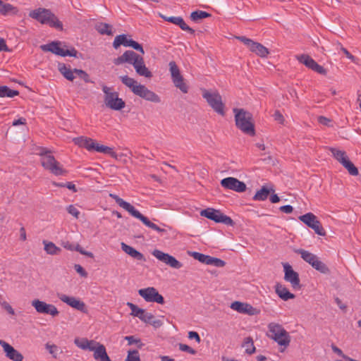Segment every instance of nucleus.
<instances>
[{
	"mask_svg": "<svg viewBox=\"0 0 361 361\" xmlns=\"http://www.w3.org/2000/svg\"><path fill=\"white\" fill-rule=\"evenodd\" d=\"M67 211L70 214L73 215L75 218L78 219L79 217L80 212L75 206L69 205L67 207Z\"/></svg>",
	"mask_w": 361,
	"mask_h": 361,
	"instance_id": "obj_55",
	"label": "nucleus"
},
{
	"mask_svg": "<svg viewBox=\"0 0 361 361\" xmlns=\"http://www.w3.org/2000/svg\"><path fill=\"white\" fill-rule=\"evenodd\" d=\"M161 17L168 22H170L173 24H175L176 25H178L183 30L187 31L190 32V34H194L195 30L190 27L187 24L185 23L184 20L181 17H165L161 16Z\"/></svg>",
	"mask_w": 361,
	"mask_h": 361,
	"instance_id": "obj_24",
	"label": "nucleus"
},
{
	"mask_svg": "<svg viewBox=\"0 0 361 361\" xmlns=\"http://www.w3.org/2000/svg\"><path fill=\"white\" fill-rule=\"evenodd\" d=\"M1 306L8 314H10L11 315H14L15 314L14 310L13 309V307H11V305L8 302H4L1 303Z\"/></svg>",
	"mask_w": 361,
	"mask_h": 361,
	"instance_id": "obj_57",
	"label": "nucleus"
},
{
	"mask_svg": "<svg viewBox=\"0 0 361 361\" xmlns=\"http://www.w3.org/2000/svg\"><path fill=\"white\" fill-rule=\"evenodd\" d=\"M62 246L68 250L73 251L75 250L80 252L81 255H85L90 258L94 257V255L92 252L85 250L79 244L73 245L69 241H63L61 243Z\"/></svg>",
	"mask_w": 361,
	"mask_h": 361,
	"instance_id": "obj_26",
	"label": "nucleus"
},
{
	"mask_svg": "<svg viewBox=\"0 0 361 361\" xmlns=\"http://www.w3.org/2000/svg\"><path fill=\"white\" fill-rule=\"evenodd\" d=\"M318 122L324 126H329L331 120L324 116H320L318 117Z\"/></svg>",
	"mask_w": 361,
	"mask_h": 361,
	"instance_id": "obj_64",
	"label": "nucleus"
},
{
	"mask_svg": "<svg viewBox=\"0 0 361 361\" xmlns=\"http://www.w3.org/2000/svg\"><path fill=\"white\" fill-rule=\"evenodd\" d=\"M121 248L122 250L128 255H129L130 257L134 258L135 259H137L138 261H142L145 262L146 259L143 254L140 252L139 251L136 250L133 247L128 245L127 244L124 243H121Z\"/></svg>",
	"mask_w": 361,
	"mask_h": 361,
	"instance_id": "obj_25",
	"label": "nucleus"
},
{
	"mask_svg": "<svg viewBox=\"0 0 361 361\" xmlns=\"http://www.w3.org/2000/svg\"><path fill=\"white\" fill-rule=\"evenodd\" d=\"M242 346L245 348V353L248 355H252L255 353L256 348L254 345L253 339L250 337H246L243 343Z\"/></svg>",
	"mask_w": 361,
	"mask_h": 361,
	"instance_id": "obj_35",
	"label": "nucleus"
},
{
	"mask_svg": "<svg viewBox=\"0 0 361 361\" xmlns=\"http://www.w3.org/2000/svg\"><path fill=\"white\" fill-rule=\"evenodd\" d=\"M152 254L157 259L165 263L166 264L170 266L172 268L180 269L183 267L182 263L178 261L174 257L167 253H164L159 250H154L152 252Z\"/></svg>",
	"mask_w": 361,
	"mask_h": 361,
	"instance_id": "obj_18",
	"label": "nucleus"
},
{
	"mask_svg": "<svg viewBox=\"0 0 361 361\" xmlns=\"http://www.w3.org/2000/svg\"><path fill=\"white\" fill-rule=\"evenodd\" d=\"M129 47L133 48L134 49L140 51L142 54H145V51L142 47L141 44H140L138 42L133 40L132 39H130L129 41Z\"/></svg>",
	"mask_w": 361,
	"mask_h": 361,
	"instance_id": "obj_52",
	"label": "nucleus"
},
{
	"mask_svg": "<svg viewBox=\"0 0 361 361\" xmlns=\"http://www.w3.org/2000/svg\"><path fill=\"white\" fill-rule=\"evenodd\" d=\"M202 97L214 111L221 116L225 115L224 104L221 96L217 91L211 92L204 89L202 90Z\"/></svg>",
	"mask_w": 361,
	"mask_h": 361,
	"instance_id": "obj_8",
	"label": "nucleus"
},
{
	"mask_svg": "<svg viewBox=\"0 0 361 361\" xmlns=\"http://www.w3.org/2000/svg\"><path fill=\"white\" fill-rule=\"evenodd\" d=\"M109 197L114 199L116 202L123 209L128 212L133 216L140 220L146 226L158 231L159 233H166V230L159 227L155 224L151 222L147 217L142 214L139 211L131 205L130 203L124 201L122 198L119 197L117 195L110 193Z\"/></svg>",
	"mask_w": 361,
	"mask_h": 361,
	"instance_id": "obj_3",
	"label": "nucleus"
},
{
	"mask_svg": "<svg viewBox=\"0 0 361 361\" xmlns=\"http://www.w3.org/2000/svg\"><path fill=\"white\" fill-rule=\"evenodd\" d=\"M96 29L102 35H112L111 26L107 23H99L96 25Z\"/></svg>",
	"mask_w": 361,
	"mask_h": 361,
	"instance_id": "obj_43",
	"label": "nucleus"
},
{
	"mask_svg": "<svg viewBox=\"0 0 361 361\" xmlns=\"http://www.w3.org/2000/svg\"><path fill=\"white\" fill-rule=\"evenodd\" d=\"M61 44V42H52L47 44L41 45L40 48L44 51H50L61 56H69L76 57L78 51L75 48L65 50L60 47Z\"/></svg>",
	"mask_w": 361,
	"mask_h": 361,
	"instance_id": "obj_10",
	"label": "nucleus"
},
{
	"mask_svg": "<svg viewBox=\"0 0 361 361\" xmlns=\"http://www.w3.org/2000/svg\"><path fill=\"white\" fill-rule=\"evenodd\" d=\"M138 294L148 302H157L163 305L164 303V297L159 293L158 290L154 287L142 288L138 290Z\"/></svg>",
	"mask_w": 361,
	"mask_h": 361,
	"instance_id": "obj_14",
	"label": "nucleus"
},
{
	"mask_svg": "<svg viewBox=\"0 0 361 361\" xmlns=\"http://www.w3.org/2000/svg\"><path fill=\"white\" fill-rule=\"evenodd\" d=\"M74 343L78 348L82 350H87V348L88 346L86 345L89 344V340H87V338H82L81 340L76 338L75 339Z\"/></svg>",
	"mask_w": 361,
	"mask_h": 361,
	"instance_id": "obj_51",
	"label": "nucleus"
},
{
	"mask_svg": "<svg viewBox=\"0 0 361 361\" xmlns=\"http://www.w3.org/2000/svg\"><path fill=\"white\" fill-rule=\"evenodd\" d=\"M169 66L171 79L175 87L178 88L182 92L187 93L188 91V87L184 82V78L180 74L179 68L176 65V62L173 61H170Z\"/></svg>",
	"mask_w": 361,
	"mask_h": 361,
	"instance_id": "obj_11",
	"label": "nucleus"
},
{
	"mask_svg": "<svg viewBox=\"0 0 361 361\" xmlns=\"http://www.w3.org/2000/svg\"><path fill=\"white\" fill-rule=\"evenodd\" d=\"M29 16L41 24L49 25L51 27L58 30H63V24L49 9L44 8H38L30 12Z\"/></svg>",
	"mask_w": 361,
	"mask_h": 361,
	"instance_id": "obj_4",
	"label": "nucleus"
},
{
	"mask_svg": "<svg viewBox=\"0 0 361 361\" xmlns=\"http://www.w3.org/2000/svg\"><path fill=\"white\" fill-rule=\"evenodd\" d=\"M73 141L75 144L78 145V146L84 147L88 151H92L94 140L92 138L81 136L75 138Z\"/></svg>",
	"mask_w": 361,
	"mask_h": 361,
	"instance_id": "obj_30",
	"label": "nucleus"
},
{
	"mask_svg": "<svg viewBox=\"0 0 361 361\" xmlns=\"http://www.w3.org/2000/svg\"><path fill=\"white\" fill-rule=\"evenodd\" d=\"M312 267L322 274H328L330 273L329 267L323 262L320 261L319 257Z\"/></svg>",
	"mask_w": 361,
	"mask_h": 361,
	"instance_id": "obj_40",
	"label": "nucleus"
},
{
	"mask_svg": "<svg viewBox=\"0 0 361 361\" xmlns=\"http://www.w3.org/2000/svg\"><path fill=\"white\" fill-rule=\"evenodd\" d=\"M330 151L334 157L341 164L348 158L344 151L339 150L336 148H330Z\"/></svg>",
	"mask_w": 361,
	"mask_h": 361,
	"instance_id": "obj_39",
	"label": "nucleus"
},
{
	"mask_svg": "<svg viewBox=\"0 0 361 361\" xmlns=\"http://www.w3.org/2000/svg\"><path fill=\"white\" fill-rule=\"evenodd\" d=\"M59 71L65 78L70 81H73L75 78L74 75V69L72 71L63 63L59 64Z\"/></svg>",
	"mask_w": 361,
	"mask_h": 361,
	"instance_id": "obj_34",
	"label": "nucleus"
},
{
	"mask_svg": "<svg viewBox=\"0 0 361 361\" xmlns=\"http://www.w3.org/2000/svg\"><path fill=\"white\" fill-rule=\"evenodd\" d=\"M40 162L45 170L56 176L63 175L66 173V171L62 168L60 163L56 160L52 154L40 159Z\"/></svg>",
	"mask_w": 361,
	"mask_h": 361,
	"instance_id": "obj_13",
	"label": "nucleus"
},
{
	"mask_svg": "<svg viewBox=\"0 0 361 361\" xmlns=\"http://www.w3.org/2000/svg\"><path fill=\"white\" fill-rule=\"evenodd\" d=\"M236 38L239 39L240 42H242L244 44H245L248 49L251 46V44L253 42V40L247 38L246 37L244 36L236 37Z\"/></svg>",
	"mask_w": 361,
	"mask_h": 361,
	"instance_id": "obj_58",
	"label": "nucleus"
},
{
	"mask_svg": "<svg viewBox=\"0 0 361 361\" xmlns=\"http://www.w3.org/2000/svg\"><path fill=\"white\" fill-rule=\"evenodd\" d=\"M235 121L238 128L246 135H255V124L252 114L243 109H234Z\"/></svg>",
	"mask_w": 361,
	"mask_h": 361,
	"instance_id": "obj_5",
	"label": "nucleus"
},
{
	"mask_svg": "<svg viewBox=\"0 0 361 361\" xmlns=\"http://www.w3.org/2000/svg\"><path fill=\"white\" fill-rule=\"evenodd\" d=\"M46 348L48 350L49 353L53 356L54 358H57L58 354L61 353L62 352L59 350L58 346L54 344L50 345L47 344Z\"/></svg>",
	"mask_w": 361,
	"mask_h": 361,
	"instance_id": "obj_48",
	"label": "nucleus"
},
{
	"mask_svg": "<svg viewBox=\"0 0 361 361\" xmlns=\"http://www.w3.org/2000/svg\"><path fill=\"white\" fill-rule=\"evenodd\" d=\"M230 307L239 313L245 314L250 316L256 315L260 312L259 310L252 307L250 304L240 301L233 302L231 304Z\"/></svg>",
	"mask_w": 361,
	"mask_h": 361,
	"instance_id": "obj_21",
	"label": "nucleus"
},
{
	"mask_svg": "<svg viewBox=\"0 0 361 361\" xmlns=\"http://www.w3.org/2000/svg\"><path fill=\"white\" fill-rule=\"evenodd\" d=\"M18 13V8L11 4H5L3 2L0 13L6 16L8 14H17Z\"/></svg>",
	"mask_w": 361,
	"mask_h": 361,
	"instance_id": "obj_36",
	"label": "nucleus"
},
{
	"mask_svg": "<svg viewBox=\"0 0 361 361\" xmlns=\"http://www.w3.org/2000/svg\"><path fill=\"white\" fill-rule=\"evenodd\" d=\"M19 94L18 90H11L7 86H0V97H13Z\"/></svg>",
	"mask_w": 361,
	"mask_h": 361,
	"instance_id": "obj_38",
	"label": "nucleus"
},
{
	"mask_svg": "<svg viewBox=\"0 0 361 361\" xmlns=\"http://www.w3.org/2000/svg\"><path fill=\"white\" fill-rule=\"evenodd\" d=\"M124 339L128 341V345L135 344L139 348H142V347L144 345L140 338H137L133 336H126L124 337Z\"/></svg>",
	"mask_w": 361,
	"mask_h": 361,
	"instance_id": "obj_46",
	"label": "nucleus"
},
{
	"mask_svg": "<svg viewBox=\"0 0 361 361\" xmlns=\"http://www.w3.org/2000/svg\"><path fill=\"white\" fill-rule=\"evenodd\" d=\"M225 264L226 262L224 260L212 257L209 265H214L216 267H223Z\"/></svg>",
	"mask_w": 361,
	"mask_h": 361,
	"instance_id": "obj_53",
	"label": "nucleus"
},
{
	"mask_svg": "<svg viewBox=\"0 0 361 361\" xmlns=\"http://www.w3.org/2000/svg\"><path fill=\"white\" fill-rule=\"evenodd\" d=\"M221 185L225 189L231 190L238 192L246 190V185L244 182L233 177H228L221 180Z\"/></svg>",
	"mask_w": 361,
	"mask_h": 361,
	"instance_id": "obj_17",
	"label": "nucleus"
},
{
	"mask_svg": "<svg viewBox=\"0 0 361 361\" xmlns=\"http://www.w3.org/2000/svg\"><path fill=\"white\" fill-rule=\"evenodd\" d=\"M57 296L60 300L65 302L71 307L77 310H79L83 313L87 312V309L86 307L85 304L80 300L75 297L68 296L62 293H58Z\"/></svg>",
	"mask_w": 361,
	"mask_h": 361,
	"instance_id": "obj_20",
	"label": "nucleus"
},
{
	"mask_svg": "<svg viewBox=\"0 0 361 361\" xmlns=\"http://www.w3.org/2000/svg\"><path fill=\"white\" fill-rule=\"evenodd\" d=\"M44 250L48 255H55L60 254L61 249L57 247L54 243L43 240Z\"/></svg>",
	"mask_w": 361,
	"mask_h": 361,
	"instance_id": "obj_33",
	"label": "nucleus"
},
{
	"mask_svg": "<svg viewBox=\"0 0 361 361\" xmlns=\"http://www.w3.org/2000/svg\"><path fill=\"white\" fill-rule=\"evenodd\" d=\"M94 358L99 361H111L106 353L104 345L100 343H97V346L94 350Z\"/></svg>",
	"mask_w": 361,
	"mask_h": 361,
	"instance_id": "obj_28",
	"label": "nucleus"
},
{
	"mask_svg": "<svg viewBox=\"0 0 361 361\" xmlns=\"http://www.w3.org/2000/svg\"><path fill=\"white\" fill-rule=\"evenodd\" d=\"M211 14L203 11H195L191 13L190 18L192 20L197 22V20L203 18L210 17Z\"/></svg>",
	"mask_w": 361,
	"mask_h": 361,
	"instance_id": "obj_41",
	"label": "nucleus"
},
{
	"mask_svg": "<svg viewBox=\"0 0 361 361\" xmlns=\"http://www.w3.org/2000/svg\"><path fill=\"white\" fill-rule=\"evenodd\" d=\"M128 63L133 66L137 74L147 78L152 77V72L146 67L144 59L133 51H126L121 56L114 59V63L120 65Z\"/></svg>",
	"mask_w": 361,
	"mask_h": 361,
	"instance_id": "obj_1",
	"label": "nucleus"
},
{
	"mask_svg": "<svg viewBox=\"0 0 361 361\" xmlns=\"http://www.w3.org/2000/svg\"><path fill=\"white\" fill-rule=\"evenodd\" d=\"M126 361H141L139 352L137 350H129Z\"/></svg>",
	"mask_w": 361,
	"mask_h": 361,
	"instance_id": "obj_47",
	"label": "nucleus"
},
{
	"mask_svg": "<svg viewBox=\"0 0 361 361\" xmlns=\"http://www.w3.org/2000/svg\"><path fill=\"white\" fill-rule=\"evenodd\" d=\"M32 305L35 307L36 311L40 314H50L52 317H56L59 314L56 306L51 304H47L38 299L32 300Z\"/></svg>",
	"mask_w": 361,
	"mask_h": 361,
	"instance_id": "obj_16",
	"label": "nucleus"
},
{
	"mask_svg": "<svg viewBox=\"0 0 361 361\" xmlns=\"http://www.w3.org/2000/svg\"><path fill=\"white\" fill-rule=\"evenodd\" d=\"M74 269L77 273H78L81 276L86 278L87 276V272L83 269V267L80 264H75Z\"/></svg>",
	"mask_w": 361,
	"mask_h": 361,
	"instance_id": "obj_56",
	"label": "nucleus"
},
{
	"mask_svg": "<svg viewBox=\"0 0 361 361\" xmlns=\"http://www.w3.org/2000/svg\"><path fill=\"white\" fill-rule=\"evenodd\" d=\"M298 219L308 227L313 229L317 235L321 236L326 235V232L322 227V224L313 213H307L304 215L300 216Z\"/></svg>",
	"mask_w": 361,
	"mask_h": 361,
	"instance_id": "obj_12",
	"label": "nucleus"
},
{
	"mask_svg": "<svg viewBox=\"0 0 361 361\" xmlns=\"http://www.w3.org/2000/svg\"><path fill=\"white\" fill-rule=\"evenodd\" d=\"M200 215L204 216L216 223H222L227 226H233L235 223L233 219L224 214L220 210L214 208H207L200 212Z\"/></svg>",
	"mask_w": 361,
	"mask_h": 361,
	"instance_id": "obj_9",
	"label": "nucleus"
},
{
	"mask_svg": "<svg viewBox=\"0 0 361 361\" xmlns=\"http://www.w3.org/2000/svg\"><path fill=\"white\" fill-rule=\"evenodd\" d=\"M179 349L181 351L187 352L191 355H195L196 353V350L190 347L189 345L186 344L179 343L178 344Z\"/></svg>",
	"mask_w": 361,
	"mask_h": 361,
	"instance_id": "obj_54",
	"label": "nucleus"
},
{
	"mask_svg": "<svg viewBox=\"0 0 361 361\" xmlns=\"http://www.w3.org/2000/svg\"><path fill=\"white\" fill-rule=\"evenodd\" d=\"M279 209H280L281 212H282L283 213H286V214H290L293 211V208L290 205L281 206L279 208Z\"/></svg>",
	"mask_w": 361,
	"mask_h": 361,
	"instance_id": "obj_63",
	"label": "nucleus"
},
{
	"mask_svg": "<svg viewBox=\"0 0 361 361\" xmlns=\"http://www.w3.org/2000/svg\"><path fill=\"white\" fill-rule=\"evenodd\" d=\"M0 345L3 348V350L6 354V356L13 361H23V355L16 350L12 345L6 342L4 340H0Z\"/></svg>",
	"mask_w": 361,
	"mask_h": 361,
	"instance_id": "obj_22",
	"label": "nucleus"
},
{
	"mask_svg": "<svg viewBox=\"0 0 361 361\" xmlns=\"http://www.w3.org/2000/svg\"><path fill=\"white\" fill-rule=\"evenodd\" d=\"M74 73L79 78L82 79L85 82H92L90 79L89 75L85 71L80 69L74 68Z\"/></svg>",
	"mask_w": 361,
	"mask_h": 361,
	"instance_id": "obj_49",
	"label": "nucleus"
},
{
	"mask_svg": "<svg viewBox=\"0 0 361 361\" xmlns=\"http://www.w3.org/2000/svg\"><path fill=\"white\" fill-rule=\"evenodd\" d=\"M142 322L151 324L154 328H159L162 326L163 323L160 319H155V317L149 312H147L143 309V313L140 314L138 317Z\"/></svg>",
	"mask_w": 361,
	"mask_h": 361,
	"instance_id": "obj_23",
	"label": "nucleus"
},
{
	"mask_svg": "<svg viewBox=\"0 0 361 361\" xmlns=\"http://www.w3.org/2000/svg\"><path fill=\"white\" fill-rule=\"evenodd\" d=\"M37 154L40 157V159H42L45 156L51 154V152L46 148L42 147L39 149Z\"/></svg>",
	"mask_w": 361,
	"mask_h": 361,
	"instance_id": "obj_60",
	"label": "nucleus"
},
{
	"mask_svg": "<svg viewBox=\"0 0 361 361\" xmlns=\"http://www.w3.org/2000/svg\"><path fill=\"white\" fill-rule=\"evenodd\" d=\"M127 305L129 307V308L131 310L130 315H132L133 317H139L140 314L143 313V309L140 308L136 305H135L132 302H128Z\"/></svg>",
	"mask_w": 361,
	"mask_h": 361,
	"instance_id": "obj_45",
	"label": "nucleus"
},
{
	"mask_svg": "<svg viewBox=\"0 0 361 361\" xmlns=\"http://www.w3.org/2000/svg\"><path fill=\"white\" fill-rule=\"evenodd\" d=\"M275 291L279 297L285 301L295 298L293 293H290L288 288L281 283H276L275 286Z\"/></svg>",
	"mask_w": 361,
	"mask_h": 361,
	"instance_id": "obj_27",
	"label": "nucleus"
},
{
	"mask_svg": "<svg viewBox=\"0 0 361 361\" xmlns=\"http://www.w3.org/2000/svg\"><path fill=\"white\" fill-rule=\"evenodd\" d=\"M102 91L104 93V103L106 107L118 111L124 108L125 102L118 97L117 92H112V88L106 85L102 86Z\"/></svg>",
	"mask_w": 361,
	"mask_h": 361,
	"instance_id": "obj_7",
	"label": "nucleus"
},
{
	"mask_svg": "<svg viewBox=\"0 0 361 361\" xmlns=\"http://www.w3.org/2000/svg\"><path fill=\"white\" fill-rule=\"evenodd\" d=\"M99 150L100 152L109 154L112 158L118 159V154L113 150L111 147L102 145V148Z\"/></svg>",
	"mask_w": 361,
	"mask_h": 361,
	"instance_id": "obj_50",
	"label": "nucleus"
},
{
	"mask_svg": "<svg viewBox=\"0 0 361 361\" xmlns=\"http://www.w3.org/2000/svg\"><path fill=\"white\" fill-rule=\"evenodd\" d=\"M295 252L298 254H300L302 259L310 264L311 266L313 265L314 262L318 258L317 255L303 249H298L295 250Z\"/></svg>",
	"mask_w": 361,
	"mask_h": 361,
	"instance_id": "obj_31",
	"label": "nucleus"
},
{
	"mask_svg": "<svg viewBox=\"0 0 361 361\" xmlns=\"http://www.w3.org/2000/svg\"><path fill=\"white\" fill-rule=\"evenodd\" d=\"M119 78L135 95L151 102H161V98L158 94L149 90L145 85L139 84L135 79L128 75L120 76Z\"/></svg>",
	"mask_w": 361,
	"mask_h": 361,
	"instance_id": "obj_2",
	"label": "nucleus"
},
{
	"mask_svg": "<svg viewBox=\"0 0 361 361\" xmlns=\"http://www.w3.org/2000/svg\"><path fill=\"white\" fill-rule=\"evenodd\" d=\"M192 257H193L194 259L198 260L199 262L205 264H209L211 256L206 255L200 252H193L190 255Z\"/></svg>",
	"mask_w": 361,
	"mask_h": 361,
	"instance_id": "obj_44",
	"label": "nucleus"
},
{
	"mask_svg": "<svg viewBox=\"0 0 361 361\" xmlns=\"http://www.w3.org/2000/svg\"><path fill=\"white\" fill-rule=\"evenodd\" d=\"M274 191V190L272 188L269 189L266 186H262L259 190L257 191L253 197V200L257 201H264L267 199L269 193Z\"/></svg>",
	"mask_w": 361,
	"mask_h": 361,
	"instance_id": "obj_32",
	"label": "nucleus"
},
{
	"mask_svg": "<svg viewBox=\"0 0 361 361\" xmlns=\"http://www.w3.org/2000/svg\"><path fill=\"white\" fill-rule=\"evenodd\" d=\"M299 62L304 64L306 67L312 71L322 74L326 75V70L322 66L319 65L313 59L307 54H301L296 56Z\"/></svg>",
	"mask_w": 361,
	"mask_h": 361,
	"instance_id": "obj_19",
	"label": "nucleus"
},
{
	"mask_svg": "<svg viewBox=\"0 0 361 361\" xmlns=\"http://www.w3.org/2000/svg\"><path fill=\"white\" fill-rule=\"evenodd\" d=\"M188 338L190 339H195L197 343H200L201 339L199 334L196 331H190L188 333Z\"/></svg>",
	"mask_w": 361,
	"mask_h": 361,
	"instance_id": "obj_62",
	"label": "nucleus"
},
{
	"mask_svg": "<svg viewBox=\"0 0 361 361\" xmlns=\"http://www.w3.org/2000/svg\"><path fill=\"white\" fill-rule=\"evenodd\" d=\"M249 49L252 52L255 53L260 57H266L269 53L267 47H265L262 44L254 41L251 44V46L250 47Z\"/></svg>",
	"mask_w": 361,
	"mask_h": 361,
	"instance_id": "obj_29",
	"label": "nucleus"
},
{
	"mask_svg": "<svg viewBox=\"0 0 361 361\" xmlns=\"http://www.w3.org/2000/svg\"><path fill=\"white\" fill-rule=\"evenodd\" d=\"M284 269V280L289 282L292 288L295 290H299L301 288L299 274L295 271L292 267L288 264H283Z\"/></svg>",
	"mask_w": 361,
	"mask_h": 361,
	"instance_id": "obj_15",
	"label": "nucleus"
},
{
	"mask_svg": "<svg viewBox=\"0 0 361 361\" xmlns=\"http://www.w3.org/2000/svg\"><path fill=\"white\" fill-rule=\"evenodd\" d=\"M274 119L279 123L283 124L284 122V118L279 111H276L274 114Z\"/></svg>",
	"mask_w": 361,
	"mask_h": 361,
	"instance_id": "obj_59",
	"label": "nucleus"
},
{
	"mask_svg": "<svg viewBox=\"0 0 361 361\" xmlns=\"http://www.w3.org/2000/svg\"><path fill=\"white\" fill-rule=\"evenodd\" d=\"M268 336L276 341L279 345L283 346L280 352L283 353L290 343V336L288 332L282 326V325L271 322L268 324Z\"/></svg>",
	"mask_w": 361,
	"mask_h": 361,
	"instance_id": "obj_6",
	"label": "nucleus"
},
{
	"mask_svg": "<svg viewBox=\"0 0 361 361\" xmlns=\"http://www.w3.org/2000/svg\"><path fill=\"white\" fill-rule=\"evenodd\" d=\"M341 51L343 52V54L345 55L347 58L350 59L353 62L357 63V59L353 55H352L345 48L342 47Z\"/></svg>",
	"mask_w": 361,
	"mask_h": 361,
	"instance_id": "obj_61",
	"label": "nucleus"
},
{
	"mask_svg": "<svg viewBox=\"0 0 361 361\" xmlns=\"http://www.w3.org/2000/svg\"><path fill=\"white\" fill-rule=\"evenodd\" d=\"M342 165L348 170V173L352 176H357L359 173L358 169L348 158L343 161Z\"/></svg>",
	"mask_w": 361,
	"mask_h": 361,
	"instance_id": "obj_42",
	"label": "nucleus"
},
{
	"mask_svg": "<svg viewBox=\"0 0 361 361\" xmlns=\"http://www.w3.org/2000/svg\"><path fill=\"white\" fill-rule=\"evenodd\" d=\"M130 39L127 38V36L124 34L117 35L114 41L113 42V47L114 49H118L121 45H123L124 47H129V41Z\"/></svg>",
	"mask_w": 361,
	"mask_h": 361,
	"instance_id": "obj_37",
	"label": "nucleus"
}]
</instances>
